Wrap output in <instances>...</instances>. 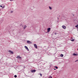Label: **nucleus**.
I'll list each match as a JSON object with an SVG mask.
<instances>
[{"label":"nucleus","mask_w":78,"mask_h":78,"mask_svg":"<svg viewBox=\"0 0 78 78\" xmlns=\"http://www.w3.org/2000/svg\"><path fill=\"white\" fill-rule=\"evenodd\" d=\"M62 27L63 29H66V26H62Z\"/></svg>","instance_id":"4"},{"label":"nucleus","mask_w":78,"mask_h":78,"mask_svg":"<svg viewBox=\"0 0 78 78\" xmlns=\"http://www.w3.org/2000/svg\"><path fill=\"white\" fill-rule=\"evenodd\" d=\"M10 0V1H13V0Z\"/></svg>","instance_id":"24"},{"label":"nucleus","mask_w":78,"mask_h":78,"mask_svg":"<svg viewBox=\"0 0 78 78\" xmlns=\"http://www.w3.org/2000/svg\"><path fill=\"white\" fill-rule=\"evenodd\" d=\"M1 9H0V11H1Z\"/></svg>","instance_id":"26"},{"label":"nucleus","mask_w":78,"mask_h":78,"mask_svg":"<svg viewBox=\"0 0 78 78\" xmlns=\"http://www.w3.org/2000/svg\"><path fill=\"white\" fill-rule=\"evenodd\" d=\"M54 69V70H56V69Z\"/></svg>","instance_id":"25"},{"label":"nucleus","mask_w":78,"mask_h":78,"mask_svg":"<svg viewBox=\"0 0 78 78\" xmlns=\"http://www.w3.org/2000/svg\"><path fill=\"white\" fill-rule=\"evenodd\" d=\"M34 45L35 48H37V45H36V44H34Z\"/></svg>","instance_id":"2"},{"label":"nucleus","mask_w":78,"mask_h":78,"mask_svg":"<svg viewBox=\"0 0 78 78\" xmlns=\"http://www.w3.org/2000/svg\"><path fill=\"white\" fill-rule=\"evenodd\" d=\"M9 52H10V53H11L12 54H13V52H12L11 51H9Z\"/></svg>","instance_id":"10"},{"label":"nucleus","mask_w":78,"mask_h":78,"mask_svg":"<svg viewBox=\"0 0 78 78\" xmlns=\"http://www.w3.org/2000/svg\"><path fill=\"white\" fill-rule=\"evenodd\" d=\"M24 47L26 49H27V50L28 51H29V49H28V48L26 46H25Z\"/></svg>","instance_id":"3"},{"label":"nucleus","mask_w":78,"mask_h":78,"mask_svg":"<svg viewBox=\"0 0 78 78\" xmlns=\"http://www.w3.org/2000/svg\"><path fill=\"white\" fill-rule=\"evenodd\" d=\"M73 56H77L78 55L74 53L73 54Z\"/></svg>","instance_id":"11"},{"label":"nucleus","mask_w":78,"mask_h":78,"mask_svg":"<svg viewBox=\"0 0 78 78\" xmlns=\"http://www.w3.org/2000/svg\"><path fill=\"white\" fill-rule=\"evenodd\" d=\"M0 7H1V8H2V6L0 5Z\"/></svg>","instance_id":"22"},{"label":"nucleus","mask_w":78,"mask_h":78,"mask_svg":"<svg viewBox=\"0 0 78 78\" xmlns=\"http://www.w3.org/2000/svg\"><path fill=\"white\" fill-rule=\"evenodd\" d=\"M30 9L31 10H33V9H34V7L33 6L32 7H31Z\"/></svg>","instance_id":"12"},{"label":"nucleus","mask_w":78,"mask_h":78,"mask_svg":"<svg viewBox=\"0 0 78 78\" xmlns=\"http://www.w3.org/2000/svg\"><path fill=\"white\" fill-rule=\"evenodd\" d=\"M31 72H32V73H33V72H36V70L34 69V70H32L31 71Z\"/></svg>","instance_id":"9"},{"label":"nucleus","mask_w":78,"mask_h":78,"mask_svg":"<svg viewBox=\"0 0 78 78\" xmlns=\"http://www.w3.org/2000/svg\"><path fill=\"white\" fill-rule=\"evenodd\" d=\"M27 27V26L26 25H25L24 26V30H25V29H26Z\"/></svg>","instance_id":"5"},{"label":"nucleus","mask_w":78,"mask_h":78,"mask_svg":"<svg viewBox=\"0 0 78 78\" xmlns=\"http://www.w3.org/2000/svg\"><path fill=\"white\" fill-rule=\"evenodd\" d=\"M52 78V76H50L49 77V78Z\"/></svg>","instance_id":"20"},{"label":"nucleus","mask_w":78,"mask_h":78,"mask_svg":"<svg viewBox=\"0 0 78 78\" xmlns=\"http://www.w3.org/2000/svg\"><path fill=\"white\" fill-rule=\"evenodd\" d=\"M27 42L28 44H31V42H30L29 41H27Z\"/></svg>","instance_id":"8"},{"label":"nucleus","mask_w":78,"mask_h":78,"mask_svg":"<svg viewBox=\"0 0 78 78\" xmlns=\"http://www.w3.org/2000/svg\"><path fill=\"white\" fill-rule=\"evenodd\" d=\"M75 27L76 28H78V24Z\"/></svg>","instance_id":"16"},{"label":"nucleus","mask_w":78,"mask_h":78,"mask_svg":"<svg viewBox=\"0 0 78 78\" xmlns=\"http://www.w3.org/2000/svg\"><path fill=\"white\" fill-rule=\"evenodd\" d=\"M40 75H41V76H42V74H41V73H40Z\"/></svg>","instance_id":"21"},{"label":"nucleus","mask_w":78,"mask_h":78,"mask_svg":"<svg viewBox=\"0 0 78 78\" xmlns=\"http://www.w3.org/2000/svg\"><path fill=\"white\" fill-rule=\"evenodd\" d=\"M70 40L71 41H73H73H75V40H74V39H73V38L72 37L71 38Z\"/></svg>","instance_id":"7"},{"label":"nucleus","mask_w":78,"mask_h":78,"mask_svg":"<svg viewBox=\"0 0 78 78\" xmlns=\"http://www.w3.org/2000/svg\"><path fill=\"white\" fill-rule=\"evenodd\" d=\"M56 34H57V33H55V34L56 35Z\"/></svg>","instance_id":"23"},{"label":"nucleus","mask_w":78,"mask_h":78,"mask_svg":"<svg viewBox=\"0 0 78 78\" xmlns=\"http://www.w3.org/2000/svg\"><path fill=\"white\" fill-rule=\"evenodd\" d=\"M63 56H64V55H63V54H61L60 55V57H63Z\"/></svg>","instance_id":"14"},{"label":"nucleus","mask_w":78,"mask_h":78,"mask_svg":"<svg viewBox=\"0 0 78 78\" xmlns=\"http://www.w3.org/2000/svg\"><path fill=\"white\" fill-rule=\"evenodd\" d=\"M16 58L18 59H20V60H22V58L20 56H18L16 57Z\"/></svg>","instance_id":"1"},{"label":"nucleus","mask_w":78,"mask_h":78,"mask_svg":"<svg viewBox=\"0 0 78 78\" xmlns=\"http://www.w3.org/2000/svg\"><path fill=\"white\" fill-rule=\"evenodd\" d=\"M50 30H51V29H50V28H48L47 29V32H49L50 31Z\"/></svg>","instance_id":"6"},{"label":"nucleus","mask_w":78,"mask_h":78,"mask_svg":"<svg viewBox=\"0 0 78 78\" xmlns=\"http://www.w3.org/2000/svg\"><path fill=\"white\" fill-rule=\"evenodd\" d=\"M49 9H50V10H51V9H52V8H51V7L50 6H49Z\"/></svg>","instance_id":"13"},{"label":"nucleus","mask_w":78,"mask_h":78,"mask_svg":"<svg viewBox=\"0 0 78 78\" xmlns=\"http://www.w3.org/2000/svg\"><path fill=\"white\" fill-rule=\"evenodd\" d=\"M58 19H59V18H58Z\"/></svg>","instance_id":"28"},{"label":"nucleus","mask_w":78,"mask_h":78,"mask_svg":"<svg viewBox=\"0 0 78 78\" xmlns=\"http://www.w3.org/2000/svg\"><path fill=\"white\" fill-rule=\"evenodd\" d=\"M22 27H23V26Z\"/></svg>","instance_id":"27"},{"label":"nucleus","mask_w":78,"mask_h":78,"mask_svg":"<svg viewBox=\"0 0 78 78\" xmlns=\"http://www.w3.org/2000/svg\"><path fill=\"white\" fill-rule=\"evenodd\" d=\"M5 8V6H2V8L3 9V8Z\"/></svg>","instance_id":"18"},{"label":"nucleus","mask_w":78,"mask_h":78,"mask_svg":"<svg viewBox=\"0 0 78 78\" xmlns=\"http://www.w3.org/2000/svg\"><path fill=\"white\" fill-rule=\"evenodd\" d=\"M77 61H78V60H76L75 62H77Z\"/></svg>","instance_id":"19"},{"label":"nucleus","mask_w":78,"mask_h":78,"mask_svg":"<svg viewBox=\"0 0 78 78\" xmlns=\"http://www.w3.org/2000/svg\"><path fill=\"white\" fill-rule=\"evenodd\" d=\"M14 76L15 78H17V75H15Z\"/></svg>","instance_id":"17"},{"label":"nucleus","mask_w":78,"mask_h":78,"mask_svg":"<svg viewBox=\"0 0 78 78\" xmlns=\"http://www.w3.org/2000/svg\"><path fill=\"white\" fill-rule=\"evenodd\" d=\"M54 68H56V69H58V68L57 66H55L54 67Z\"/></svg>","instance_id":"15"}]
</instances>
